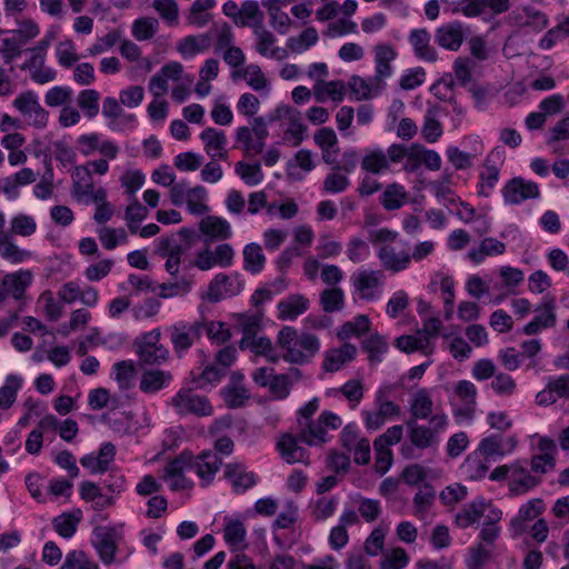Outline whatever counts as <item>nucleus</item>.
Returning <instances> with one entry per match:
<instances>
[{
	"mask_svg": "<svg viewBox=\"0 0 569 569\" xmlns=\"http://www.w3.org/2000/svg\"><path fill=\"white\" fill-rule=\"evenodd\" d=\"M0 256L11 263H21L31 256V252L20 249L7 237L0 236Z\"/></svg>",
	"mask_w": 569,
	"mask_h": 569,
	"instance_id": "52",
	"label": "nucleus"
},
{
	"mask_svg": "<svg viewBox=\"0 0 569 569\" xmlns=\"http://www.w3.org/2000/svg\"><path fill=\"white\" fill-rule=\"evenodd\" d=\"M381 271H360L352 276L353 286L360 292L361 298L372 299L373 295L369 290L381 284Z\"/></svg>",
	"mask_w": 569,
	"mask_h": 569,
	"instance_id": "33",
	"label": "nucleus"
},
{
	"mask_svg": "<svg viewBox=\"0 0 569 569\" xmlns=\"http://www.w3.org/2000/svg\"><path fill=\"white\" fill-rule=\"evenodd\" d=\"M194 236L193 229L181 228L169 237L160 238L157 252L162 258L173 257L181 260V257L191 249Z\"/></svg>",
	"mask_w": 569,
	"mask_h": 569,
	"instance_id": "8",
	"label": "nucleus"
},
{
	"mask_svg": "<svg viewBox=\"0 0 569 569\" xmlns=\"http://www.w3.org/2000/svg\"><path fill=\"white\" fill-rule=\"evenodd\" d=\"M545 510V502L540 498H533L522 505L516 517L510 520L512 537H519L527 530V521L541 515Z\"/></svg>",
	"mask_w": 569,
	"mask_h": 569,
	"instance_id": "12",
	"label": "nucleus"
},
{
	"mask_svg": "<svg viewBox=\"0 0 569 569\" xmlns=\"http://www.w3.org/2000/svg\"><path fill=\"white\" fill-rule=\"evenodd\" d=\"M422 137L429 143H433L442 136L443 130L439 120L436 119V110L428 109L421 129Z\"/></svg>",
	"mask_w": 569,
	"mask_h": 569,
	"instance_id": "53",
	"label": "nucleus"
},
{
	"mask_svg": "<svg viewBox=\"0 0 569 569\" xmlns=\"http://www.w3.org/2000/svg\"><path fill=\"white\" fill-rule=\"evenodd\" d=\"M299 432L293 436L291 433H286L281 437V439L277 443V449L281 456V458L289 465H293L297 462H301L305 465H309V451L299 446Z\"/></svg>",
	"mask_w": 569,
	"mask_h": 569,
	"instance_id": "11",
	"label": "nucleus"
},
{
	"mask_svg": "<svg viewBox=\"0 0 569 569\" xmlns=\"http://www.w3.org/2000/svg\"><path fill=\"white\" fill-rule=\"evenodd\" d=\"M506 250V244L495 238H486L478 249H471L469 257L475 263H481L488 256H499Z\"/></svg>",
	"mask_w": 569,
	"mask_h": 569,
	"instance_id": "36",
	"label": "nucleus"
},
{
	"mask_svg": "<svg viewBox=\"0 0 569 569\" xmlns=\"http://www.w3.org/2000/svg\"><path fill=\"white\" fill-rule=\"evenodd\" d=\"M193 453L190 450L181 451L177 457L169 460L164 467V478L181 476L186 469H192Z\"/></svg>",
	"mask_w": 569,
	"mask_h": 569,
	"instance_id": "49",
	"label": "nucleus"
},
{
	"mask_svg": "<svg viewBox=\"0 0 569 569\" xmlns=\"http://www.w3.org/2000/svg\"><path fill=\"white\" fill-rule=\"evenodd\" d=\"M99 569L82 550H72L67 553L66 559L59 569Z\"/></svg>",
	"mask_w": 569,
	"mask_h": 569,
	"instance_id": "56",
	"label": "nucleus"
},
{
	"mask_svg": "<svg viewBox=\"0 0 569 569\" xmlns=\"http://www.w3.org/2000/svg\"><path fill=\"white\" fill-rule=\"evenodd\" d=\"M486 172H480L477 194L488 198L500 178V170L495 164L485 163Z\"/></svg>",
	"mask_w": 569,
	"mask_h": 569,
	"instance_id": "44",
	"label": "nucleus"
},
{
	"mask_svg": "<svg viewBox=\"0 0 569 569\" xmlns=\"http://www.w3.org/2000/svg\"><path fill=\"white\" fill-rule=\"evenodd\" d=\"M200 139L204 143L206 152L213 159L217 153L213 151H222L228 142L224 131L216 128H206L200 133Z\"/></svg>",
	"mask_w": 569,
	"mask_h": 569,
	"instance_id": "37",
	"label": "nucleus"
},
{
	"mask_svg": "<svg viewBox=\"0 0 569 569\" xmlns=\"http://www.w3.org/2000/svg\"><path fill=\"white\" fill-rule=\"evenodd\" d=\"M242 289L243 281L240 280L238 273L233 276L218 273L209 283L207 298L210 302H219L227 296L238 295Z\"/></svg>",
	"mask_w": 569,
	"mask_h": 569,
	"instance_id": "9",
	"label": "nucleus"
},
{
	"mask_svg": "<svg viewBox=\"0 0 569 569\" xmlns=\"http://www.w3.org/2000/svg\"><path fill=\"white\" fill-rule=\"evenodd\" d=\"M208 197L207 189L203 186H196L187 192V207L190 213L202 216L210 211L209 206L204 203Z\"/></svg>",
	"mask_w": 569,
	"mask_h": 569,
	"instance_id": "41",
	"label": "nucleus"
},
{
	"mask_svg": "<svg viewBox=\"0 0 569 569\" xmlns=\"http://www.w3.org/2000/svg\"><path fill=\"white\" fill-rule=\"evenodd\" d=\"M266 262V257L261 247L258 243L251 242L243 249V268L257 274L262 271Z\"/></svg>",
	"mask_w": 569,
	"mask_h": 569,
	"instance_id": "38",
	"label": "nucleus"
},
{
	"mask_svg": "<svg viewBox=\"0 0 569 569\" xmlns=\"http://www.w3.org/2000/svg\"><path fill=\"white\" fill-rule=\"evenodd\" d=\"M476 451L489 459H493L496 457H503L506 455V448L503 447V437L500 433H492L483 438L480 441L478 449Z\"/></svg>",
	"mask_w": 569,
	"mask_h": 569,
	"instance_id": "42",
	"label": "nucleus"
},
{
	"mask_svg": "<svg viewBox=\"0 0 569 569\" xmlns=\"http://www.w3.org/2000/svg\"><path fill=\"white\" fill-rule=\"evenodd\" d=\"M280 0H262V6L268 9L271 27L280 34L289 31L292 20L288 13L281 11Z\"/></svg>",
	"mask_w": 569,
	"mask_h": 569,
	"instance_id": "32",
	"label": "nucleus"
},
{
	"mask_svg": "<svg viewBox=\"0 0 569 569\" xmlns=\"http://www.w3.org/2000/svg\"><path fill=\"white\" fill-rule=\"evenodd\" d=\"M357 355L355 345L346 342L340 348H331L325 352L322 369L326 372H336L346 363L352 361Z\"/></svg>",
	"mask_w": 569,
	"mask_h": 569,
	"instance_id": "18",
	"label": "nucleus"
},
{
	"mask_svg": "<svg viewBox=\"0 0 569 569\" xmlns=\"http://www.w3.org/2000/svg\"><path fill=\"white\" fill-rule=\"evenodd\" d=\"M221 466L222 460L217 453L210 450H203L196 459L193 458L192 460V469L202 480V486H207L213 480Z\"/></svg>",
	"mask_w": 569,
	"mask_h": 569,
	"instance_id": "15",
	"label": "nucleus"
},
{
	"mask_svg": "<svg viewBox=\"0 0 569 569\" xmlns=\"http://www.w3.org/2000/svg\"><path fill=\"white\" fill-rule=\"evenodd\" d=\"M432 409L433 402L429 395V391L426 388H421L415 392L413 398L411 400L409 409V419H415L416 421L418 419H430V417L432 416Z\"/></svg>",
	"mask_w": 569,
	"mask_h": 569,
	"instance_id": "27",
	"label": "nucleus"
},
{
	"mask_svg": "<svg viewBox=\"0 0 569 569\" xmlns=\"http://www.w3.org/2000/svg\"><path fill=\"white\" fill-rule=\"evenodd\" d=\"M407 439L400 447V455L407 459H417L416 450L437 449L440 445V435L448 428L449 420L446 413H435L429 425H419L415 419L406 420Z\"/></svg>",
	"mask_w": 569,
	"mask_h": 569,
	"instance_id": "1",
	"label": "nucleus"
},
{
	"mask_svg": "<svg viewBox=\"0 0 569 569\" xmlns=\"http://www.w3.org/2000/svg\"><path fill=\"white\" fill-rule=\"evenodd\" d=\"M320 305L322 307V310L327 313H332L342 310L345 307L343 290L339 287L325 289L320 293Z\"/></svg>",
	"mask_w": 569,
	"mask_h": 569,
	"instance_id": "43",
	"label": "nucleus"
},
{
	"mask_svg": "<svg viewBox=\"0 0 569 569\" xmlns=\"http://www.w3.org/2000/svg\"><path fill=\"white\" fill-rule=\"evenodd\" d=\"M318 32L316 28L309 27L305 29L298 38H289L287 41V46L290 50L296 52H301L318 42Z\"/></svg>",
	"mask_w": 569,
	"mask_h": 569,
	"instance_id": "55",
	"label": "nucleus"
},
{
	"mask_svg": "<svg viewBox=\"0 0 569 569\" xmlns=\"http://www.w3.org/2000/svg\"><path fill=\"white\" fill-rule=\"evenodd\" d=\"M377 257L381 266L393 273L406 270L411 262L409 249L396 251V248L389 244L380 247Z\"/></svg>",
	"mask_w": 569,
	"mask_h": 569,
	"instance_id": "14",
	"label": "nucleus"
},
{
	"mask_svg": "<svg viewBox=\"0 0 569 569\" xmlns=\"http://www.w3.org/2000/svg\"><path fill=\"white\" fill-rule=\"evenodd\" d=\"M346 254L353 263L365 261L370 254L368 243L360 237H352L347 243Z\"/></svg>",
	"mask_w": 569,
	"mask_h": 569,
	"instance_id": "57",
	"label": "nucleus"
},
{
	"mask_svg": "<svg viewBox=\"0 0 569 569\" xmlns=\"http://www.w3.org/2000/svg\"><path fill=\"white\" fill-rule=\"evenodd\" d=\"M223 398L228 408H241L250 398L249 391L244 387L229 386L223 390Z\"/></svg>",
	"mask_w": 569,
	"mask_h": 569,
	"instance_id": "61",
	"label": "nucleus"
},
{
	"mask_svg": "<svg viewBox=\"0 0 569 569\" xmlns=\"http://www.w3.org/2000/svg\"><path fill=\"white\" fill-rule=\"evenodd\" d=\"M199 230L213 239L227 240L231 238L232 231L230 223L221 217L208 216L199 223Z\"/></svg>",
	"mask_w": 569,
	"mask_h": 569,
	"instance_id": "25",
	"label": "nucleus"
},
{
	"mask_svg": "<svg viewBox=\"0 0 569 569\" xmlns=\"http://www.w3.org/2000/svg\"><path fill=\"white\" fill-rule=\"evenodd\" d=\"M93 535L96 538L94 547L101 561L106 565L112 563L117 551L114 541L116 529L112 527H97L93 530Z\"/></svg>",
	"mask_w": 569,
	"mask_h": 569,
	"instance_id": "17",
	"label": "nucleus"
},
{
	"mask_svg": "<svg viewBox=\"0 0 569 569\" xmlns=\"http://www.w3.org/2000/svg\"><path fill=\"white\" fill-rule=\"evenodd\" d=\"M361 348L368 353V359L371 365L382 361V355L388 351V342L386 338L376 332L361 342Z\"/></svg>",
	"mask_w": 569,
	"mask_h": 569,
	"instance_id": "34",
	"label": "nucleus"
},
{
	"mask_svg": "<svg viewBox=\"0 0 569 569\" xmlns=\"http://www.w3.org/2000/svg\"><path fill=\"white\" fill-rule=\"evenodd\" d=\"M223 477L231 483L232 491L236 495L244 493L259 481V477L252 471H247L246 466L241 462L227 463L224 466Z\"/></svg>",
	"mask_w": 569,
	"mask_h": 569,
	"instance_id": "10",
	"label": "nucleus"
},
{
	"mask_svg": "<svg viewBox=\"0 0 569 569\" xmlns=\"http://www.w3.org/2000/svg\"><path fill=\"white\" fill-rule=\"evenodd\" d=\"M191 388H181L171 399V405L180 416L194 415L198 417H208L213 412V408L206 396L192 393Z\"/></svg>",
	"mask_w": 569,
	"mask_h": 569,
	"instance_id": "6",
	"label": "nucleus"
},
{
	"mask_svg": "<svg viewBox=\"0 0 569 569\" xmlns=\"http://www.w3.org/2000/svg\"><path fill=\"white\" fill-rule=\"evenodd\" d=\"M173 351L182 358L203 335V321H178L168 328Z\"/></svg>",
	"mask_w": 569,
	"mask_h": 569,
	"instance_id": "4",
	"label": "nucleus"
},
{
	"mask_svg": "<svg viewBox=\"0 0 569 569\" xmlns=\"http://www.w3.org/2000/svg\"><path fill=\"white\" fill-rule=\"evenodd\" d=\"M407 199L405 188L398 183H392L386 188L383 193L380 196V202L382 207L388 211L400 209Z\"/></svg>",
	"mask_w": 569,
	"mask_h": 569,
	"instance_id": "39",
	"label": "nucleus"
},
{
	"mask_svg": "<svg viewBox=\"0 0 569 569\" xmlns=\"http://www.w3.org/2000/svg\"><path fill=\"white\" fill-rule=\"evenodd\" d=\"M392 390L393 387L391 385L380 387L375 396V405L377 406V410L362 411L365 417V426L367 429L378 430L385 425L387 419L400 415V406L388 399Z\"/></svg>",
	"mask_w": 569,
	"mask_h": 569,
	"instance_id": "3",
	"label": "nucleus"
},
{
	"mask_svg": "<svg viewBox=\"0 0 569 569\" xmlns=\"http://www.w3.org/2000/svg\"><path fill=\"white\" fill-rule=\"evenodd\" d=\"M408 40L413 48L416 57L420 60L435 62L438 59L437 51L430 46L431 36L427 29H413L410 31Z\"/></svg>",
	"mask_w": 569,
	"mask_h": 569,
	"instance_id": "19",
	"label": "nucleus"
},
{
	"mask_svg": "<svg viewBox=\"0 0 569 569\" xmlns=\"http://www.w3.org/2000/svg\"><path fill=\"white\" fill-rule=\"evenodd\" d=\"M22 386V378L16 375H9L6 382L0 387V408L9 409L16 401L18 390Z\"/></svg>",
	"mask_w": 569,
	"mask_h": 569,
	"instance_id": "46",
	"label": "nucleus"
},
{
	"mask_svg": "<svg viewBox=\"0 0 569 569\" xmlns=\"http://www.w3.org/2000/svg\"><path fill=\"white\" fill-rule=\"evenodd\" d=\"M26 44L21 42L19 38L14 34L10 38H4L2 40V46L0 48V54L6 64L11 63L14 59L19 58L23 52V47Z\"/></svg>",
	"mask_w": 569,
	"mask_h": 569,
	"instance_id": "60",
	"label": "nucleus"
},
{
	"mask_svg": "<svg viewBox=\"0 0 569 569\" xmlns=\"http://www.w3.org/2000/svg\"><path fill=\"white\" fill-rule=\"evenodd\" d=\"M72 89L64 86H56L44 94V102L48 107H60L71 101Z\"/></svg>",
	"mask_w": 569,
	"mask_h": 569,
	"instance_id": "62",
	"label": "nucleus"
},
{
	"mask_svg": "<svg viewBox=\"0 0 569 569\" xmlns=\"http://www.w3.org/2000/svg\"><path fill=\"white\" fill-rule=\"evenodd\" d=\"M93 179L88 166H77L72 172V196L79 202L88 203L86 199L92 193Z\"/></svg>",
	"mask_w": 569,
	"mask_h": 569,
	"instance_id": "22",
	"label": "nucleus"
},
{
	"mask_svg": "<svg viewBox=\"0 0 569 569\" xmlns=\"http://www.w3.org/2000/svg\"><path fill=\"white\" fill-rule=\"evenodd\" d=\"M299 439L301 442L310 446H322L330 440L328 430L320 419L306 421L299 430Z\"/></svg>",
	"mask_w": 569,
	"mask_h": 569,
	"instance_id": "23",
	"label": "nucleus"
},
{
	"mask_svg": "<svg viewBox=\"0 0 569 569\" xmlns=\"http://www.w3.org/2000/svg\"><path fill=\"white\" fill-rule=\"evenodd\" d=\"M160 340L161 332L159 329H153L143 333L141 338L136 339V351L142 363L154 366L167 361L169 350L160 342Z\"/></svg>",
	"mask_w": 569,
	"mask_h": 569,
	"instance_id": "5",
	"label": "nucleus"
},
{
	"mask_svg": "<svg viewBox=\"0 0 569 569\" xmlns=\"http://www.w3.org/2000/svg\"><path fill=\"white\" fill-rule=\"evenodd\" d=\"M395 347L406 353L422 351L423 353L429 355L432 351V350H429V351L427 350L429 345L426 343V341L423 340V338L421 336L420 337L409 336V335L400 336L395 340Z\"/></svg>",
	"mask_w": 569,
	"mask_h": 569,
	"instance_id": "54",
	"label": "nucleus"
},
{
	"mask_svg": "<svg viewBox=\"0 0 569 569\" xmlns=\"http://www.w3.org/2000/svg\"><path fill=\"white\" fill-rule=\"evenodd\" d=\"M541 482L540 477L528 473L510 479L509 491L512 496H521L533 489Z\"/></svg>",
	"mask_w": 569,
	"mask_h": 569,
	"instance_id": "58",
	"label": "nucleus"
},
{
	"mask_svg": "<svg viewBox=\"0 0 569 569\" xmlns=\"http://www.w3.org/2000/svg\"><path fill=\"white\" fill-rule=\"evenodd\" d=\"M192 276L183 274L179 280L163 282L158 286L160 292L159 298L168 299L177 296H186L192 290Z\"/></svg>",
	"mask_w": 569,
	"mask_h": 569,
	"instance_id": "35",
	"label": "nucleus"
},
{
	"mask_svg": "<svg viewBox=\"0 0 569 569\" xmlns=\"http://www.w3.org/2000/svg\"><path fill=\"white\" fill-rule=\"evenodd\" d=\"M409 562V556L403 548H395L380 560L381 569H403Z\"/></svg>",
	"mask_w": 569,
	"mask_h": 569,
	"instance_id": "59",
	"label": "nucleus"
},
{
	"mask_svg": "<svg viewBox=\"0 0 569 569\" xmlns=\"http://www.w3.org/2000/svg\"><path fill=\"white\" fill-rule=\"evenodd\" d=\"M491 506L490 501L479 496L470 503L466 505L456 516V525L466 529L478 522L483 516L487 507Z\"/></svg>",
	"mask_w": 569,
	"mask_h": 569,
	"instance_id": "20",
	"label": "nucleus"
},
{
	"mask_svg": "<svg viewBox=\"0 0 569 569\" xmlns=\"http://www.w3.org/2000/svg\"><path fill=\"white\" fill-rule=\"evenodd\" d=\"M278 343L284 350L282 359L293 365H307L320 349V340L317 336L302 332L293 327L286 326L278 333Z\"/></svg>",
	"mask_w": 569,
	"mask_h": 569,
	"instance_id": "2",
	"label": "nucleus"
},
{
	"mask_svg": "<svg viewBox=\"0 0 569 569\" xmlns=\"http://www.w3.org/2000/svg\"><path fill=\"white\" fill-rule=\"evenodd\" d=\"M172 380V375L163 370H149L143 372L139 388L144 393H156L166 388Z\"/></svg>",
	"mask_w": 569,
	"mask_h": 569,
	"instance_id": "28",
	"label": "nucleus"
},
{
	"mask_svg": "<svg viewBox=\"0 0 569 569\" xmlns=\"http://www.w3.org/2000/svg\"><path fill=\"white\" fill-rule=\"evenodd\" d=\"M224 375L223 369L214 363H209L199 372L196 369L191 370L190 382L194 389H204L209 385L219 382Z\"/></svg>",
	"mask_w": 569,
	"mask_h": 569,
	"instance_id": "30",
	"label": "nucleus"
},
{
	"mask_svg": "<svg viewBox=\"0 0 569 569\" xmlns=\"http://www.w3.org/2000/svg\"><path fill=\"white\" fill-rule=\"evenodd\" d=\"M462 23L452 21L436 29L435 41L443 49L458 51L463 42Z\"/></svg>",
	"mask_w": 569,
	"mask_h": 569,
	"instance_id": "16",
	"label": "nucleus"
},
{
	"mask_svg": "<svg viewBox=\"0 0 569 569\" xmlns=\"http://www.w3.org/2000/svg\"><path fill=\"white\" fill-rule=\"evenodd\" d=\"M236 173L247 183L248 186L259 184L263 180V172L259 162L246 163L239 161L236 163Z\"/></svg>",
	"mask_w": 569,
	"mask_h": 569,
	"instance_id": "51",
	"label": "nucleus"
},
{
	"mask_svg": "<svg viewBox=\"0 0 569 569\" xmlns=\"http://www.w3.org/2000/svg\"><path fill=\"white\" fill-rule=\"evenodd\" d=\"M132 412H122L120 417H112L111 413L102 416V420L110 429L122 435H130L138 430V427L132 425Z\"/></svg>",
	"mask_w": 569,
	"mask_h": 569,
	"instance_id": "48",
	"label": "nucleus"
},
{
	"mask_svg": "<svg viewBox=\"0 0 569 569\" xmlns=\"http://www.w3.org/2000/svg\"><path fill=\"white\" fill-rule=\"evenodd\" d=\"M501 193L506 204L518 206L527 200L538 199L540 197V188L538 183L531 180L513 177L505 183Z\"/></svg>",
	"mask_w": 569,
	"mask_h": 569,
	"instance_id": "7",
	"label": "nucleus"
},
{
	"mask_svg": "<svg viewBox=\"0 0 569 569\" xmlns=\"http://www.w3.org/2000/svg\"><path fill=\"white\" fill-rule=\"evenodd\" d=\"M309 308V300L301 295H291L278 302L279 319L295 320Z\"/></svg>",
	"mask_w": 569,
	"mask_h": 569,
	"instance_id": "26",
	"label": "nucleus"
},
{
	"mask_svg": "<svg viewBox=\"0 0 569 569\" xmlns=\"http://www.w3.org/2000/svg\"><path fill=\"white\" fill-rule=\"evenodd\" d=\"M345 91L346 86L341 80H332L328 82L320 81L315 88V93L318 101H323V94H327L333 101L340 102L343 100Z\"/></svg>",
	"mask_w": 569,
	"mask_h": 569,
	"instance_id": "50",
	"label": "nucleus"
},
{
	"mask_svg": "<svg viewBox=\"0 0 569 569\" xmlns=\"http://www.w3.org/2000/svg\"><path fill=\"white\" fill-rule=\"evenodd\" d=\"M82 510L76 508L72 509L71 511H66L54 517L52 519V527L60 537L64 539H70L77 532L78 527L82 521Z\"/></svg>",
	"mask_w": 569,
	"mask_h": 569,
	"instance_id": "21",
	"label": "nucleus"
},
{
	"mask_svg": "<svg viewBox=\"0 0 569 569\" xmlns=\"http://www.w3.org/2000/svg\"><path fill=\"white\" fill-rule=\"evenodd\" d=\"M247 530L241 520L226 519L223 538L226 543L236 549L243 550L248 547L246 542Z\"/></svg>",
	"mask_w": 569,
	"mask_h": 569,
	"instance_id": "31",
	"label": "nucleus"
},
{
	"mask_svg": "<svg viewBox=\"0 0 569 569\" xmlns=\"http://www.w3.org/2000/svg\"><path fill=\"white\" fill-rule=\"evenodd\" d=\"M100 93L96 89H84L78 94V107L88 119H93L99 113Z\"/></svg>",
	"mask_w": 569,
	"mask_h": 569,
	"instance_id": "45",
	"label": "nucleus"
},
{
	"mask_svg": "<svg viewBox=\"0 0 569 569\" xmlns=\"http://www.w3.org/2000/svg\"><path fill=\"white\" fill-rule=\"evenodd\" d=\"M397 57L396 50L390 44H377L375 47L376 76L379 79L389 78L392 73L390 62Z\"/></svg>",
	"mask_w": 569,
	"mask_h": 569,
	"instance_id": "29",
	"label": "nucleus"
},
{
	"mask_svg": "<svg viewBox=\"0 0 569 569\" xmlns=\"http://www.w3.org/2000/svg\"><path fill=\"white\" fill-rule=\"evenodd\" d=\"M292 386L293 380L290 379V376L274 373V376L271 377L269 390L276 399L283 400L289 396Z\"/></svg>",
	"mask_w": 569,
	"mask_h": 569,
	"instance_id": "64",
	"label": "nucleus"
},
{
	"mask_svg": "<svg viewBox=\"0 0 569 569\" xmlns=\"http://www.w3.org/2000/svg\"><path fill=\"white\" fill-rule=\"evenodd\" d=\"M236 320L237 327L243 335L242 339L239 342V346L247 343L249 339L257 336V332L261 327V313H238L236 316Z\"/></svg>",
	"mask_w": 569,
	"mask_h": 569,
	"instance_id": "40",
	"label": "nucleus"
},
{
	"mask_svg": "<svg viewBox=\"0 0 569 569\" xmlns=\"http://www.w3.org/2000/svg\"><path fill=\"white\" fill-rule=\"evenodd\" d=\"M32 273L29 270H20L18 272L8 273L2 278L1 286L7 292V297L11 295L16 300H20L27 287L31 284Z\"/></svg>",
	"mask_w": 569,
	"mask_h": 569,
	"instance_id": "24",
	"label": "nucleus"
},
{
	"mask_svg": "<svg viewBox=\"0 0 569 569\" xmlns=\"http://www.w3.org/2000/svg\"><path fill=\"white\" fill-rule=\"evenodd\" d=\"M203 333H206L212 342L224 343L231 338V332L224 322L203 321Z\"/></svg>",
	"mask_w": 569,
	"mask_h": 569,
	"instance_id": "63",
	"label": "nucleus"
},
{
	"mask_svg": "<svg viewBox=\"0 0 569 569\" xmlns=\"http://www.w3.org/2000/svg\"><path fill=\"white\" fill-rule=\"evenodd\" d=\"M542 309L543 312L533 317L523 328L522 332L527 336H533L545 328H552L556 326V298L549 295L543 297Z\"/></svg>",
	"mask_w": 569,
	"mask_h": 569,
	"instance_id": "13",
	"label": "nucleus"
},
{
	"mask_svg": "<svg viewBox=\"0 0 569 569\" xmlns=\"http://www.w3.org/2000/svg\"><path fill=\"white\" fill-rule=\"evenodd\" d=\"M362 170L378 174L389 169V161L387 154L381 149H376L368 152L361 161Z\"/></svg>",
	"mask_w": 569,
	"mask_h": 569,
	"instance_id": "47",
	"label": "nucleus"
}]
</instances>
